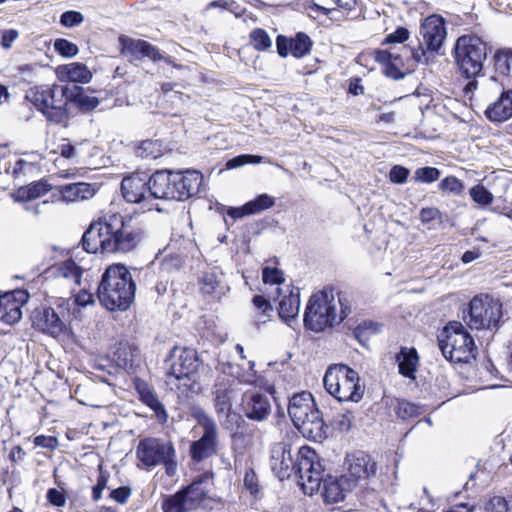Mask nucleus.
I'll use <instances>...</instances> for the list:
<instances>
[{
  "instance_id": "28",
  "label": "nucleus",
  "mask_w": 512,
  "mask_h": 512,
  "mask_svg": "<svg viewBox=\"0 0 512 512\" xmlns=\"http://www.w3.org/2000/svg\"><path fill=\"white\" fill-rule=\"evenodd\" d=\"M485 115L493 122H504L512 118V89L504 90L499 98L487 107Z\"/></svg>"
},
{
  "instance_id": "32",
  "label": "nucleus",
  "mask_w": 512,
  "mask_h": 512,
  "mask_svg": "<svg viewBox=\"0 0 512 512\" xmlns=\"http://www.w3.org/2000/svg\"><path fill=\"white\" fill-rule=\"evenodd\" d=\"M396 360L398 362L399 373L404 377L414 379L419 361L416 349L402 347Z\"/></svg>"
},
{
  "instance_id": "6",
  "label": "nucleus",
  "mask_w": 512,
  "mask_h": 512,
  "mask_svg": "<svg viewBox=\"0 0 512 512\" xmlns=\"http://www.w3.org/2000/svg\"><path fill=\"white\" fill-rule=\"evenodd\" d=\"M68 86L40 85L29 89L26 99L40 111L47 121L63 124L68 121Z\"/></svg>"
},
{
  "instance_id": "61",
  "label": "nucleus",
  "mask_w": 512,
  "mask_h": 512,
  "mask_svg": "<svg viewBox=\"0 0 512 512\" xmlns=\"http://www.w3.org/2000/svg\"><path fill=\"white\" fill-rule=\"evenodd\" d=\"M47 499L52 505L57 507H62L66 503L65 493L55 488L48 490Z\"/></svg>"
},
{
  "instance_id": "39",
  "label": "nucleus",
  "mask_w": 512,
  "mask_h": 512,
  "mask_svg": "<svg viewBox=\"0 0 512 512\" xmlns=\"http://www.w3.org/2000/svg\"><path fill=\"white\" fill-rule=\"evenodd\" d=\"M140 158L156 159L163 153L162 144L158 140H144L135 149Z\"/></svg>"
},
{
  "instance_id": "62",
  "label": "nucleus",
  "mask_w": 512,
  "mask_h": 512,
  "mask_svg": "<svg viewBox=\"0 0 512 512\" xmlns=\"http://www.w3.org/2000/svg\"><path fill=\"white\" fill-rule=\"evenodd\" d=\"M244 486L251 494H256L259 491L258 479L255 472L250 469L245 473Z\"/></svg>"
},
{
  "instance_id": "53",
  "label": "nucleus",
  "mask_w": 512,
  "mask_h": 512,
  "mask_svg": "<svg viewBox=\"0 0 512 512\" xmlns=\"http://www.w3.org/2000/svg\"><path fill=\"white\" fill-rule=\"evenodd\" d=\"M486 512H508L507 500L502 496H492L485 504Z\"/></svg>"
},
{
  "instance_id": "20",
  "label": "nucleus",
  "mask_w": 512,
  "mask_h": 512,
  "mask_svg": "<svg viewBox=\"0 0 512 512\" xmlns=\"http://www.w3.org/2000/svg\"><path fill=\"white\" fill-rule=\"evenodd\" d=\"M175 200L184 201L197 194L203 182V176L196 170L174 171Z\"/></svg>"
},
{
  "instance_id": "63",
  "label": "nucleus",
  "mask_w": 512,
  "mask_h": 512,
  "mask_svg": "<svg viewBox=\"0 0 512 512\" xmlns=\"http://www.w3.org/2000/svg\"><path fill=\"white\" fill-rule=\"evenodd\" d=\"M34 444L39 447L54 450L58 446V440L53 436L39 435L34 438Z\"/></svg>"
},
{
  "instance_id": "36",
  "label": "nucleus",
  "mask_w": 512,
  "mask_h": 512,
  "mask_svg": "<svg viewBox=\"0 0 512 512\" xmlns=\"http://www.w3.org/2000/svg\"><path fill=\"white\" fill-rule=\"evenodd\" d=\"M61 73L74 83H88L92 78V73L88 67L79 62L69 63L62 66Z\"/></svg>"
},
{
  "instance_id": "38",
  "label": "nucleus",
  "mask_w": 512,
  "mask_h": 512,
  "mask_svg": "<svg viewBox=\"0 0 512 512\" xmlns=\"http://www.w3.org/2000/svg\"><path fill=\"white\" fill-rule=\"evenodd\" d=\"M253 304L256 309L254 322L257 326H260L269 320L273 309L270 302L261 295L254 296Z\"/></svg>"
},
{
  "instance_id": "50",
  "label": "nucleus",
  "mask_w": 512,
  "mask_h": 512,
  "mask_svg": "<svg viewBox=\"0 0 512 512\" xmlns=\"http://www.w3.org/2000/svg\"><path fill=\"white\" fill-rule=\"evenodd\" d=\"M308 9L315 14L314 17L320 14L329 16L333 14V0H311Z\"/></svg>"
},
{
  "instance_id": "18",
  "label": "nucleus",
  "mask_w": 512,
  "mask_h": 512,
  "mask_svg": "<svg viewBox=\"0 0 512 512\" xmlns=\"http://www.w3.org/2000/svg\"><path fill=\"white\" fill-rule=\"evenodd\" d=\"M446 35L444 19L439 15H431L421 24L418 47H422L425 52H436L442 46Z\"/></svg>"
},
{
  "instance_id": "55",
  "label": "nucleus",
  "mask_w": 512,
  "mask_h": 512,
  "mask_svg": "<svg viewBox=\"0 0 512 512\" xmlns=\"http://www.w3.org/2000/svg\"><path fill=\"white\" fill-rule=\"evenodd\" d=\"M84 21V16L78 11H66L60 17V23L65 27H74Z\"/></svg>"
},
{
  "instance_id": "8",
  "label": "nucleus",
  "mask_w": 512,
  "mask_h": 512,
  "mask_svg": "<svg viewBox=\"0 0 512 512\" xmlns=\"http://www.w3.org/2000/svg\"><path fill=\"white\" fill-rule=\"evenodd\" d=\"M438 345L443 356L455 363H468L477 354L473 338L460 322H450L444 327Z\"/></svg>"
},
{
  "instance_id": "57",
  "label": "nucleus",
  "mask_w": 512,
  "mask_h": 512,
  "mask_svg": "<svg viewBox=\"0 0 512 512\" xmlns=\"http://www.w3.org/2000/svg\"><path fill=\"white\" fill-rule=\"evenodd\" d=\"M132 494V490L128 486H121L116 489L111 490L109 493V498L119 504H125L127 500L130 498Z\"/></svg>"
},
{
  "instance_id": "13",
  "label": "nucleus",
  "mask_w": 512,
  "mask_h": 512,
  "mask_svg": "<svg viewBox=\"0 0 512 512\" xmlns=\"http://www.w3.org/2000/svg\"><path fill=\"white\" fill-rule=\"evenodd\" d=\"M502 317V305L489 296H475L469 303L465 322L472 329L496 328Z\"/></svg>"
},
{
  "instance_id": "41",
  "label": "nucleus",
  "mask_w": 512,
  "mask_h": 512,
  "mask_svg": "<svg viewBox=\"0 0 512 512\" xmlns=\"http://www.w3.org/2000/svg\"><path fill=\"white\" fill-rule=\"evenodd\" d=\"M251 46L257 51H266L272 47V40L268 33L261 28L253 29L249 35Z\"/></svg>"
},
{
  "instance_id": "30",
  "label": "nucleus",
  "mask_w": 512,
  "mask_h": 512,
  "mask_svg": "<svg viewBox=\"0 0 512 512\" xmlns=\"http://www.w3.org/2000/svg\"><path fill=\"white\" fill-rule=\"evenodd\" d=\"M323 482L322 496L328 503H336L345 498V493L352 490V487L347 486V482L342 481V476L338 478L328 477L324 479L322 477L321 483Z\"/></svg>"
},
{
  "instance_id": "7",
  "label": "nucleus",
  "mask_w": 512,
  "mask_h": 512,
  "mask_svg": "<svg viewBox=\"0 0 512 512\" xmlns=\"http://www.w3.org/2000/svg\"><path fill=\"white\" fill-rule=\"evenodd\" d=\"M326 391L340 402H359L364 395L359 374L345 364H332L323 378Z\"/></svg>"
},
{
  "instance_id": "19",
  "label": "nucleus",
  "mask_w": 512,
  "mask_h": 512,
  "mask_svg": "<svg viewBox=\"0 0 512 512\" xmlns=\"http://www.w3.org/2000/svg\"><path fill=\"white\" fill-rule=\"evenodd\" d=\"M121 54L125 57L140 60L149 58L158 61L162 58L159 50L149 42L141 39H134L125 35H121L118 39Z\"/></svg>"
},
{
  "instance_id": "31",
  "label": "nucleus",
  "mask_w": 512,
  "mask_h": 512,
  "mask_svg": "<svg viewBox=\"0 0 512 512\" xmlns=\"http://www.w3.org/2000/svg\"><path fill=\"white\" fill-rule=\"evenodd\" d=\"M59 192L66 202H76L91 198L95 189L89 183L77 182L59 187Z\"/></svg>"
},
{
  "instance_id": "5",
  "label": "nucleus",
  "mask_w": 512,
  "mask_h": 512,
  "mask_svg": "<svg viewBox=\"0 0 512 512\" xmlns=\"http://www.w3.org/2000/svg\"><path fill=\"white\" fill-rule=\"evenodd\" d=\"M288 414L304 437L314 441L326 437L328 426L324 423L310 392L294 394L289 400Z\"/></svg>"
},
{
  "instance_id": "21",
  "label": "nucleus",
  "mask_w": 512,
  "mask_h": 512,
  "mask_svg": "<svg viewBox=\"0 0 512 512\" xmlns=\"http://www.w3.org/2000/svg\"><path fill=\"white\" fill-rule=\"evenodd\" d=\"M28 294L18 290L0 296V321L9 325L17 323L22 318V306L27 301Z\"/></svg>"
},
{
  "instance_id": "42",
  "label": "nucleus",
  "mask_w": 512,
  "mask_h": 512,
  "mask_svg": "<svg viewBox=\"0 0 512 512\" xmlns=\"http://www.w3.org/2000/svg\"><path fill=\"white\" fill-rule=\"evenodd\" d=\"M395 412L399 418L408 420L420 416L423 413V408L406 400H398Z\"/></svg>"
},
{
  "instance_id": "40",
  "label": "nucleus",
  "mask_w": 512,
  "mask_h": 512,
  "mask_svg": "<svg viewBox=\"0 0 512 512\" xmlns=\"http://www.w3.org/2000/svg\"><path fill=\"white\" fill-rule=\"evenodd\" d=\"M494 66L499 74L512 78V51H498L494 55Z\"/></svg>"
},
{
  "instance_id": "29",
  "label": "nucleus",
  "mask_w": 512,
  "mask_h": 512,
  "mask_svg": "<svg viewBox=\"0 0 512 512\" xmlns=\"http://www.w3.org/2000/svg\"><path fill=\"white\" fill-rule=\"evenodd\" d=\"M136 390L140 400L155 412L160 421L165 422L168 417L167 413L154 390L144 381L136 382Z\"/></svg>"
},
{
  "instance_id": "24",
  "label": "nucleus",
  "mask_w": 512,
  "mask_h": 512,
  "mask_svg": "<svg viewBox=\"0 0 512 512\" xmlns=\"http://www.w3.org/2000/svg\"><path fill=\"white\" fill-rule=\"evenodd\" d=\"M152 201L155 199L175 200L174 171L158 170L149 176Z\"/></svg>"
},
{
  "instance_id": "64",
  "label": "nucleus",
  "mask_w": 512,
  "mask_h": 512,
  "mask_svg": "<svg viewBox=\"0 0 512 512\" xmlns=\"http://www.w3.org/2000/svg\"><path fill=\"white\" fill-rule=\"evenodd\" d=\"M353 419H354V417H353L352 413L346 412L344 414L339 415L335 419V423L340 430L347 431L350 429Z\"/></svg>"
},
{
  "instance_id": "33",
  "label": "nucleus",
  "mask_w": 512,
  "mask_h": 512,
  "mask_svg": "<svg viewBox=\"0 0 512 512\" xmlns=\"http://www.w3.org/2000/svg\"><path fill=\"white\" fill-rule=\"evenodd\" d=\"M68 90V102H73L83 111L93 110L100 103L97 97L86 93L80 86H68Z\"/></svg>"
},
{
  "instance_id": "10",
  "label": "nucleus",
  "mask_w": 512,
  "mask_h": 512,
  "mask_svg": "<svg viewBox=\"0 0 512 512\" xmlns=\"http://www.w3.org/2000/svg\"><path fill=\"white\" fill-rule=\"evenodd\" d=\"M136 457L145 468L164 465L168 476H174L177 472L176 450L170 440L144 438L136 447Z\"/></svg>"
},
{
  "instance_id": "45",
  "label": "nucleus",
  "mask_w": 512,
  "mask_h": 512,
  "mask_svg": "<svg viewBox=\"0 0 512 512\" xmlns=\"http://www.w3.org/2000/svg\"><path fill=\"white\" fill-rule=\"evenodd\" d=\"M441 172L435 167H420L414 172V180L421 183H432L439 179Z\"/></svg>"
},
{
  "instance_id": "56",
  "label": "nucleus",
  "mask_w": 512,
  "mask_h": 512,
  "mask_svg": "<svg viewBox=\"0 0 512 512\" xmlns=\"http://www.w3.org/2000/svg\"><path fill=\"white\" fill-rule=\"evenodd\" d=\"M409 174L410 171L406 167L395 165L389 172V179L393 183L402 184L407 180Z\"/></svg>"
},
{
  "instance_id": "22",
  "label": "nucleus",
  "mask_w": 512,
  "mask_h": 512,
  "mask_svg": "<svg viewBox=\"0 0 512 512\" xmlns=\"http://www.w3.org/2000/svg\"><path fill=\"white\" fill-rule=\"evenodd\" d=\"M242 407L244 415L256 422L267 420L272 409L268 396L262 393H245L242 399Z\"/></svg>"
},
{
  "instance_id": "1",
  "label": "nucleus",
  "mask_w": 512,
  "mask_h": 512,
  "mask_svg": "<svg viewBox=\"0 0 512 512\" xmlns=\"http://www.w3.org/2000/svg\"><path fill=\"white\" fill-rule=\"evenodd\" d=\"M144 231L131 226L118 214H110L93 222L82 237L83 249L88 253L126 254L141 243Z\"/></svg>"
},
{
  "instance_id": "46",
  "label": "nucleus",
  "mask_w": 512,
  "mask_h": 512,
  "mask_svg": "<svg viewBox=\"0 0 512 512\" xmlns=\"http://www.w3.org/2000/svg\"><path fill=\"white\" fill-rule=\"evenodd\" d=\"M470 196L474 202L482 206L490 205L493 202L492 193L482 184H477L470 189Z\"/></svg>"
},
{
  "instance_id": "51",
  "label": "nucleus",
  "mask_w": 512,
  "mask_h": 512,
  "mask_svg": "<svg viewBox=\"0 0 512 512\" xmlns=\"http://www.w3.org/2000/svg\"><path fill=\"white\" fill-rule=\"evenodd\" d=\"M262 160L263 158L258 155L243 154L228 160L226 167L228 169H234L246 164H259Z\"/></svg>"
},
{
  "instance_id": "44",
  "label": "nucleus",
  "mask_w": 512,
  "mask_h": 512,
  "mask_svg": "<svg viewBox=\"0 0 512 512\" xmlns=\"http://www.w3.org/2000/svg\"><path fill=\"white\" fill-rule=\"evenodd\" d=\"M275 205V199L268 194H261L255 199L246 203V210L248 213L258 214L266 209H269Z\"/></svg>"
},
{
  "instance_id": "2",
  "label": "nucleus",
  "mask_w": 512,
  "mask_h": 512,
  "mask_svg": "<svg viewBox=\"0 0 512 512\" xmlns=\"http://www.w3.org/2000/svg\"><path fill=\"white\" fill-rule=\"evenodd\" d=\"M270 464L280 480L290 477L294 472L305 494L313 495L321 486L322 465L315 450L308 446L298 450L297 460L294 462L290 446L277 443L271 449Z\"/></svg>"
},
{
  "instance_id": "52",
  "label": "nucleus",
  "mask_w": 512,
  "mask_h": 512,
  "mask_svg": "<svg viewBox=\"0 0 512 512\" xmlns=\"http://www.w3.org/2000/svg\"><path fill=\"white\" fill-rule=\"evenodd\" d=\"M168 86L169 84L163 85L165 101L170 102L175 108L180 109L189 99V96L178 91H172L167 88Z\"/></svg>"
},
{
  "instance_id": "48",
  "label": "nucleus",
  "mask_w": 512,
  "mask_h": 512,
  "mask_svg": "<svg viewBox=\"0 0 512 512\" xmlns=\"http://www.w3.org/2000/svg\"><path fill=\"white\" fill-rule=\"evenodd\" d=\"M109 473L103 470V466L99 465V476L95 486L92 488V500L98 502L102 498L103 491L107 488Z\"/></svg>"
},
{
  "instance_id": "23",
  "label": "nucleus",
  "mask_w": 512,
  "mask_h": 512,
  "mask_svg": "<svg viewBox=\"0 0 512 512\" xmlns=\"http://www.w3.org/2000/svg\"><path fill=\"white\" fill-rule=\"evenodd\" d=\"M276 47L281 57L292 55L296 58H302L310 53L312 41L304 33H297L294 38L279 35L276 39Z\"/></svg>"
},
{
  "instance_id": "15",
  "label": "nucleus",
  "mask_w": 512,
  "mask_h": 512,
  "mask_svg": "<svg viewBox=\"0 0 512 512\" xmlns=\"http://www.w3.org/2000/svg\"><path fill=\"white\" fill-rule=\"evenodd\" d=\"M120 189L126 202L140 204L144 210L153 209L148 174L137 172L124 177Z\"/></svg>"
},
{
  "instance_id": "35",
  "label": "nucleus",
  "mask_w": 512,
  "mask_h": 512,
  "mask_svg": "<svg viewBox=\"0 0 512 512\" xmlns=\"http://www.w3.org/2000/svg\"><path fill=\"white\" fill-rule=\"evenodd\" d=\"M50 190V185L44 181H39L32 183L28 186H23L18 188L13 194L14 200L17 202H27L48 193Z\"/></svg>"
},
{
  "instance_id": "54",
  "label": "nucleus",
  "mask_w": 512,
  "mask_h": 512,
  "mask_svg": "<svg viewBox=\"0 0 512 512\" xmlns=\"http://www.w3.org/2000/svg\"><path fill=\"white\" fill-rule=\"evenodd\" d=\"M262 278L266 284H283V272L277 268L265 267L262 271Z\"/></svg>"
},
{
  "instance_id": "14",
  "label": "nucleus",
  "mask_w": 512,
  "mask_h": 512,
  "mask_svg": "<svg viewBox=\"0 0 512 512\" xmlns=\"http://www.w3.org/2000/svg\"><path fill=\"white\" fill-rule=\"evenodd\" d=\"M197 420L203 433L198 440L191 443L189 454L193 461L201 462L218 453L219 429L216 421L204 412L199 413Z\"/></svg>"
},
{
  "instance_id": "47",
  "label": "nucleus",
  "mask_w": 512,
  "mask_h": 512,
  "mask_svg": "<svg viewBox=\"0 0 512 512\" xmlns=\"http://www.w3.org/2000/svg\"><path fill=\"white\" fill-rule=\"evenodd\" d=\"M439 189L454 195H460L464 190V184L458 178L454 176H448L440 181Z\"/></svg>"
},
{
  "instance_id": "17",
  "label": "nucleus",
  "mask_w": 512,
  "mask_h": 512,
  "mask_svg": "<svg viewBox=\"0 0 512 512\" xmlns=\"http://www.w3.org/2000/svg\"><path fill=\"white\" fill-rule=\"evenodd\" d=\"M346 465L347 471L342 475V481L352 488L375 476L377 470L376 462L364 452L347 455Z\"/></svg>"
},
{
  "instance_id": "59",
  "label": "nucleus",
  "mask_w": 512,
  "mask_h": 512,
  "mask_svg": "<svg viewBox=\"0 0 512 512\" xmlns=\"http://www.w3.org/2000/svg\"><path fill=\"white\" fill-rule=\"evenodd\" d=\"M239 419L240 416L232 409L229 412H222V417L219 418L222 427L226 430H232Z\"/></svg>"
},
{
  "instance_id": "37",
  "label": "nucleus",
  "mask_w": 512,
  "mask_h": 512,
  "mask_svg": "<svg viewBox=\"0 0 512 512\" xmlns=\"http://www.w3.org/2000/svg\"><path fill=\"white\" fill-rule=\"evenodd\" d=\"M201 481L193 482L186 488L180 490L181 495L191 510L196 509L206 497V492L201 486Z\"/></svg>"
},
{
  "instance_id": "34",
  "label": "nucleus",
  "mask_w": 512,
  "mask_h": 512,
  "mask_svg": "<svg viewBox=\"0 0 512 512\" xmlns=\"http://www.w3.org/2000/svg\"><path fill=\"white\" fill-rule=\"evenodd\" d=\"M214 395V408L218 418H220L222 417V412H229L232 409L235 390L231 385L222 386L218 384L216 385Z\"/></svg>"
},
{
  "instance_id": "26",
  "label": "nucleus",
  "mask_w": 512,
  "mask_h": 512,
  "mask_svg": "<svg viewBox=\"0 0 512 512\" xmlns=\"http://www.w3.org/2000/svg\"><path fill=\"white\" fill-rule=\"evenodd\" d=\"M279 296L283 297L279 301L278 314L285 322L294 320L300 309V290L299 288H291L290 285L277 288Z\"/></svg>"
},
{
  "instance_id": "25",
  "label": "nucleus",
  "mask_w": 512,
  "mask_h": 512,
  "mask_svg": "<svg viewBox=\"0 0 512 512\" xmlns=\"http://www.w3.org/2000/svg\"><path fill=\"white\" fill-rule=\"evenodd\" d=\"M203 294L210 295L214 299H221L228 291L229 286L225 276L218 268H211L205 271L199 281Z\"/></svg>"
},
{
  "instance_id": "11",
  "label": "nucleus",
  "mask_w": 512,
  "mask_h": 512,
  "mask_svg": "<svg viewBox=\"0 0 512 512\" xmlns=\"http://www.w3.org/2000/svg\"><path fill=\"white\" fill-rule=\"evenodd\" d=\"M454 56L462 75L468 79L476 78L487 56L486 44L478 36L463 35L456 41Z\"/></svg>"
},
{
  "instance_id": "3",
  "label": "nucleus",
  "mask_w": 512,
  "mask_h": 512,
  "mask_svg": "<svg viewBox=\"0 0 512 512\" xmlns=\"http://www.w3.org/2000/svg\"><path fill=\"white\" fill-rule=\"evenodd\" d=\"M136 284L123 264H112L104 271L97 289V297L109 311H125L132 304Z\"/></svg>"
},
{
  "instance_id": "60",
  "label": "nucleus",
  "mask_w": 512,
  "mask_h": 512,
  "mask_svg": "<svg viewBox=\"0 0 512 512\" xmlns=\"http://www.w3.org/2000/svg\"><path fill=\"white\" fill-rule=\"evenodd\" d=\"M409 38V31L404 27L397 28L385 38V43H403Z\"/></svg>"
},
{
  "instance_id": "16",
  "label": "nucleus",
  "mask_w": 512,
  "mask_h": 512,
  "mask_svg": "<svg viewBox=\"0 0 512 512\" xmlns=\"http://www.w3.org/2000/svg\"><path fill=\"white\" fill-rule=\"evenodd\" d=\"M65 314L66 308L63 303L58 304L57 309L41 305L33 310L31 321L35 329L57 337L66 329Z\"/></svg>"
},
{
  "instance_id": "4",
  "label": "nucleus",
  "mask_w": 512,
  "mask_h": 512,
  "mask_svg": "<svg viewBox=\"0 0 512 512\" xmlns=\"http://www.w3.org/2000/svg\"><path fill=\"white\" fill-rule=\"evenodd\" d=\"M350 313L344 299H336L332 290H321L312 294L304 312V325L314 332L342 322Z\"/></svg>"
},
{
  "instance_id": "9",
  "label": "nucleus",
  "mask_w": 512,
  "mask_h": 512,
  "mask_svg": "<svg viewBox=\"0 0 512 512\" xmlns=\"http://www.w3.org/2000/svg\"><path fill=\"white\" fill-rule=\"evenodd\" d=\"M375 60L384 66L386 76L398 80L411 73L417 64L426 63L428 58L422 47H402L400 50H377Z\"/></svg>"
},
{
  "instance_id": "49",
  "label": "nucleus",
  "mask_w": 512,
  "mask_h": 512,
  "mask_svg": "<svg viewBox=\"0 0 512 512\" xmlns=\"http://www.w3.org/2000/svg\"><path fill=\"white\" fill-rule=\"evenodd\" d=\"M54 49L61 56L71 58L78 54V47L73 42L66 39H56L54 42Z\"/></svg>"
},
{
  "instance_id": "43",
  "label": "nucleus",
  "mask_w": 512,
  "mask_h": 512,
  "mask_svg": "<svg viewBox=\"0 0 512 512\" xmlns=\"http://www.w3.org/2000/svg\"><path fill=\"white\" fill-rule=\"evenodd\" d=\"M162 509L164 512H190L192 511L180 491L169 496L163 501Z\"/></svg>"
},
{
  "instance_id": "27",
  "label": "nucleus",
  "mask_w": 512,
  "mask_h": 512,
  "mask_svg": "<svg viewBox=\"0 0 512 512\" xmlns=\"http://www.w3.org/2000/svg\"><path fill=\"white\" fill-rule=\"evenodd\" d=\"M53 275L63 281L71 293H76V289L81 285L83 269L73 260H66L55 265L52 268Z\"/></svg>"
},
{
  "instance_id": "58",
  "label": "nucleus",
  "mask_w": 512,
  "mask_h": 512,
  "mask_svg": "<svg viewBox=\"0 0 512 512\" xmlns=\"http://www.w3.org/2000/svg\"><path fill=\"white\" fill-rule=\"evenodd\" d=\"M183 264V260L179 255L165 256L161 261V269L166 272L178 270Z\"/></svg>"
},
{
  "instance_id": "12",
  "label": "nucleus",
  "mask_w": 512,
  "mask_h": 512,
  "mask_svg": "<svg viewBox=\"0 0 512 512\" xmlns=\"http://www.w3.org/2000/svg\"><path fill=\"white\" fill-rule=\"evenodd\" d=\"M172 364L167 372V383L181 390H193L196 382L192 379L199 367L197 352L190 348H174Z\"/></svg>"
}]
</instances>
